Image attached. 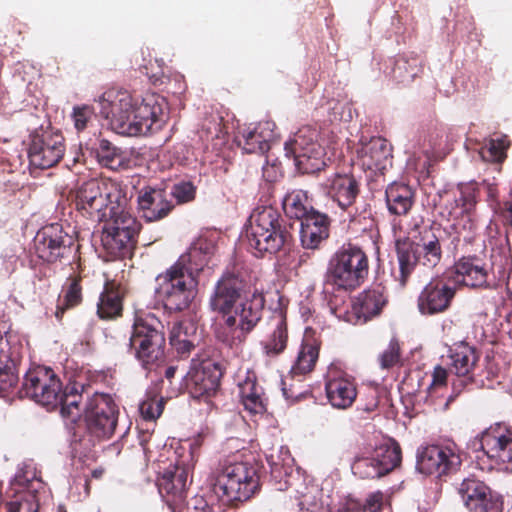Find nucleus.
Wrapping results in <instances>:
<instances>
[{
	"label": "nucleus",
	"mask_w": 512,
	"mask_h": 512,
	"mask_svg": "<svg viewBox=\"0 0 512 512\" xmlns=\"http://www.w3.org/2000/svg\"><path fill=\"white\" fill-rule=\"evenodd\" d=\"M278 458L279 456L275 457L273 454L267 457V461L271 466V474L274 477H281L282 474H287V470L285 469L283 464H280Z\"/></svg>",
	"instance_id": "338daca9"
},
{
	"label": "nucleus",
	"mask_w": 512,
	"mask_h": 512,
	"mask_svg": "<svg viewBox=\"0 0 512 512\" xmlns=\"http://www.w3.org/2000/svg\"><path fill=\"white\" fill-rule=\"evenodd\" d=\"M456 490L468 512L503 511V496L476 475L464 478Z\"/></svg>",
	"instance_id": "ddd939ff"
},
{
	"label": "nucleus",
	"mask_w": 512,
	"mask_h": 512,
	"mask_svg": "<svg viewBox=\"0 0 512 512\" xmlns=\"http://www.w3.org/2000/svg\"><path fill=\"white\" fill-rule=\"evenodd\" d=\"M372 455L379 462V466L385 475L399 467L402 461L400 444L392 438L376 447Z\"/></svg>",
	"instance_id": "a19ab883"
},
{
	"label": "nucleus",
	"mask_w": 512,
	"mask_h": 512,
	"mask_svg": "<svg viewBox=\"0 0 512 512\" xmlns=\"http://www.w3.org/2000/svg\"><path fill=\"white\" fill-rule=\"evenodd\" d=\"M187 512H217L213 505L200 495H196L187 501Z\"/></svg>",
	"instance_id": "bf43d9fd"
},
{
	"label": "nucleus",
	"mask_w": 512,
	"mask_h": 512,
	"mask_svg": "<svg viewBox=\"0 0 512 512\" xmlns=\"http://www.w3.org/2000/svg\"><path fill=\"white\" fill-rule=\"evenodd\" d=\"M194 250L197 249V251L202 254L203 256H206L208 260L212 257V255L215 253L216 246L213 243V241L208 240L207 238L200 237L198 238L194 243Z\"/></svg>",
	"instance_id": "e2e57ef3"
},
{
	"label": "nucleus",
	"mask_w": 512,
	"mask_h": 512,
	"mask_svg": "<svg viewBox=\"0 0 512 512\" xmlns=\"http://www.w3.org/2000/svg\"><path fill=\"white\" fill-rule=\"evenodd\" d=\"M137 205L138 213L147 222H156L167 217L174 208L166 189L150 185L139 190Z\"/></svg>",
	"instance_id": "5701e85b"
},
{
	"label": "nucleus",
	"mask_w": 512,
	"mask_h": 512,
	"mask_svg": "<svg viewBox=\"0 0 512 512\" xmlns=\"http://www.w3.org/2000/svg\"><path fill=\"white\" fill-rule=\"evenodd\" d=\"M35 279L39 281V288L40 289H48L50 287V277H51V269L46 266L42 265L38 268V270L35 273Z\"/></svg>",
	"instance_id": "0e129e2a"
},
{
	"label": "nucleus",
	"mask_w": 512,
	"mask_h": 512,
	"mask_svg": "<svg viewBox=\"0 0 512 512\" xmlns=\"http://www.w3.org/2000/svg\"><path fill=\"white\" fill-rule=\"evenodd\" d=\"M118 415V407L110 395L96 392L89 397L83 417L91 441L110 439L116 430Z\"/></svg>",
	"instance_id": "9d476101"
},
{
	"label": "nucleus",
	"mask_w": 512,
	"mask_h": 512,
	"mask_svg": "<svg viewBox=\"0 0 512 512\" xmlns=\"http://www.w3.org/2000/svg\"><path fill=\"white\" fill-rule=\"evenodd\" d=\"M120 154V149L114 146L110 141L106 139L100 140L99 147L97 148V158L102 165L112 168L115 160L120 157Z\"/></svg>",
	"instance_id": "603ef678"
},
{
	"label": "nucleus",
	"mask_w": 512,
	"mask_h": 512,
	"mask_svg": "<svg viewBox=\"0 0 512 512\" xmlns=\"http://www.w3.org/2000/svg\"><path fill=\"white\" fill-rule=\"evenodd\" d=\"M259 472L260 468L256 463H228L218 473L213 491L226 505L247 501L260 489Z\"/></svg>",
	"instance_id": "423d86ee"
},
{
	"label": "nucleus",
	"mask_w": 512,
	"mask_h": 512,
	"mask_svg": "<svg viewBox=\"0 0 512 512\" xmlns=\"http://www.w3.org/2000/svg\"><path fill=\"white\" fill-rule=\"evenodd\" d=\"M66 151L65 138L60 131L40 129L30 136L28 158L30 165L41 170L55 167Z\"/></svg>",
	"instance_id": "9b49d317"
},
{
	"label": "nucleus",
	"mask_w": 512,
	"mask_h": 512,
	"mask_svg": "<svg viewBox=\"0 0 512 512\" xmlns=\"http://www.w3.org/2000/svg\"><path fill=\"white\" fill-rule=\"evenodd\" d=\"M124 291L119 283L111 281L104 286L97 303V315L102 320H114L122 316Z\"/></svg>",
	"instance_id": "7c9ffc66"
},
{
	"label": "nucleus",
	"mask_w": 512,
	"mask_h": 512,
	"mask_svg": "<svg viewBox=\"0 0 512 512\" xmlns=\"http://www.w3.org/2000/svg\"><path fill=\"white\" fill-rule=\"evenodd\" d=\"M223 376V367L219 362L206 360L199 369L188 372L185 386L193 398L211 397L220 387Z\"/></svg>",
	"instance_id": "4be33fe9"
},
{
	"label": "nucleus",
	"mask_w": 512,
	"mask_h": 512,
	"mask_svg": "<svg viewBox=\"0 0 512 512\" xmlns=\"http://www.w3.org/2000/svg\"><path fill=\"white\" fill-rule=\"evenodd\" d=\"M299 375L289 373L281 379V390L289 404L307 399L310 396L309 386L306 385Z\"/></svg>",
	"instance_id": "c03bdc74"
},
{
	"label": "nucleus",
	"mask_w": 512,
	"mask_h": 512,
	"mask_svg": "<svg viewBox=\"0 0 512 512\" xmlns=\"http://www.w3.org/2000/svg\"><path fill=\"white\" fill-rule=\"evenodd\" d=\"M462 465L460 451L455 443L428 445L418 449L416 469L425 475H449Z\"/></svg>",
	"instance_id": "2eb2a0df"
},
{
	"label": "nucleus",
	"mask_w": 512,
	"mask_h": 512,
	"mask_svg": "<svg viewBox=\"0 0 512 512\" xmlns=\"http://www.w3.org/2000/svg\"><path fill=\"white\" fill-rule=\"evenodd\" d=\"M481 450L501 469L512 471V429L506 423H495L479 436Z\"/></svg>",
	"instance_id": "aec40b11"
},
{
	"label": "nucleus",
	"mask_w": 512,
	"mask_h": 512,
	"mask_svg": "<svg viewBox=\"0 0 512 512\" xmlns=\"http://www.w3.org/2000/svg\"><path fill=\"white\" fill-rule=\"evenodd\" d=\"M315 131L309 128L299 129L294 138L285 143V154L294 159L295 165L302 173L320 171L325 165L324 149L315 140Z\"/></svg>",
	"instance_id": "4468645a"
},
{
	"label": "nucleus",
	"mask_w": 512,
	"mask_h": 512,
	"mask_svg": "<svg viewBox=\"0 0 512 512\" xmlns=\"http://www.w3.org/2000/svg\"><path fill=\"white\" fill-rule=\"evenodd\" d=\"M94 115V109L89 105H81L73 108L72 119L74 121V127L78 132L83 131L87 128V124L90 122Z\"/></svg>",
	"instance_id": "4d7b16f0"
},
{
	"label": "nucleus",
	"mask_w": 512,
	"mask_h": 512,
	"mask_svg": "<svg viewBox=\"0 0 512 512\" xmlns=\"http://www.w3.org/2000/svg\"><path fill=\"white\" fill-rule=\"evenodd\" d=\"M383 505V494L381 492H375L370 494L364 504L363 511L364 512H380Z\"/></svg>",
	"instance_id": "680f3d73"
},
{
	"label": "nucleus",
	"mask_w": 512,
	"mask_h": 512,
	"mask_svg": "<svg viewBox=\"0 0 512 512\" xmlns=\"http://www.w3.org/2000/svg\"><path fill=\"white\" fill-rule=\"evenodd\" d=\"M457 282L470 288L488 286V270L477 254L464 255L454 264Z\"/></svg>",
	"instance_id": "a878e982"
},
{
	"label": "nucleus",
	"mask_w": 512,
	"mask_h": 512,
	"mask_svg": "<svg viewBox=\"0 0 512 512\" xmlns=\"http://www.w3.org/2000/svg\"><path fill=\"white\" fill-rule=\"evenodd\" d=\"M174 325H183L184 328H182V338L186 339V340H195L196 338V326L191 323V322H187V321H180V322H177L175 323Z\"/></svg>",
	"instance_id": "774afa93"
},
{
	"label": "nucleus",
	"mask_w": 512,
	"mask_h": 512,
	"mask_svg": "<svg viewBox=\"0 0 512 512\" xmlns=\"http://www.w3.org/2000/svg\"><path fill=\"white\" fill-rule=\"evenodd\" d=\"M387 302L388 297L384 288L378 285L358 295L352 303V313L357 322L366 323L373 317L380 315Z\"/></svg>",
	"instance_id": "bb28decb"
},
{
	"label": "nucleus",
	"mask_w": 512,
	"mask_h": 512,
	"mask_svg": "<svg viewBox=\"0 0 512 512\" xmlns=\"http://www.w3.org/2000/svg\"><path fill=\"white\" fill-rule=\"evenodd\" d=\"M351 469L354 475L362 479H377L385 476L379 462L376 461L373 455L356 459Z\"/></svg>",
	"instance_id": "49530a36"
},
{
	"label": "nucleus",
	"mask_w": 512,
	"mask_h": 512,
	"mask_svg": "<svg viewBox=\"0 0 512 512\" xmlns=\"http://www.w3.org/2000/svg\"><path fill=\"white\" fill-rule=\"evenodd\" d=\"M509 145L510 142L506 136L491 138L480 148L479 155L483 161L496 164L497 171L500 172V165L507 158Z\"/></svg>",
	"instance_id": "37998d69"
},
{
	"label": "nucleus",
	"mask_w": 512,
	"mask_h": 512,
	"mask_svg": "<svg viewBox=\"0 0 512 512\" xmlns=\"http://www.w3.org/2000/svg\"><path fill=\"white\" fill-rule=\"evenodd\" d=\"M265 296L262 292L255 290L248 294L237 306L233 312L229 313L224 320V325L241 340L245 338L259 323L262 318L265 306Z\"/></svg>",
	"instance_id": "a211bd4d"
},
{
	"label": "nucleus",
	"mask_w": 512,
	"mask_h": 512,
	"mask_svg": "<svg viewBox=\"0 0 512 512\" xmlns=\"http://www.w3.org/2000/svg\"><path fill=\"white\" fill-rule=\"evenodd\" d=\"M236 141L247 154H264L270 149V135L265 134L260 125L254 129H244Z\"/></svg>",
	"instance_id": "ea45409f"
},
{
	"label": "nucleus",
	"mask_w": 512,
	"mask_h": 512,
	"mask_svg": "<svg viewBox=\"0 0 512 512\" xmlns=\"http://www.w3.org/2000/svg\"><path fill=\"white\" fill-rule=\"evenodd\" d=\"M104 250L112 257L126 258L132 254L136 245V237L132 234L118 232L104 226L101 235Z\"/></svg>",
	"instance_id": "72a5a7b5"
},
{
	"label": "nucleus",
	"mask_w": 512,
	"mask_h": 512,
	"mask_svg": "<svg viewBox=\"0 0 512 512\" xmlns=\"http://www.w3.org/2000/svg\"><path fill=\"white\" fill-rule=\"evenodd\" d=\"M414 198V191L405 183L393 182L385 190L386 205L392 215H407L414 205Z\"/></svg>",
	"instance_id": "2f4dec72"
},
{
	"label": "nucleus",
	"mask_w": 512,
	"mask_h": 512,
	"mask_svg": "<svg viewBox=\"0 0 512 512\" xmlns=\"http://www.w3.org/2000/svg\"><path fill=\"white\" fill-rule=\"evenodd\" d=\"M246 237L249 248L260 257L276 254L292 243V235L280 212L271 205L254 209Z\"/></svg>",
	"instance_id": "f03ea898"
},
{
	"label": "nucleus",
	"mask_w": 512,
	"mask_h": 512,
	"mask_svg": "<svg viewBox=\"0 0 512 512\" xmlns=\"http://www.w3.org/2000/svg\"><path fill=\"white\" fill-rule=\"evenodd\" d=\"M422 71V66L417 59L412 62L406 59H398L393 70L394 77L402 82L413 81Z\"/></svg>",
	"instance_id": "de8ad7c7"
},
{
	"label": "nucleus",
	"mask_w": 512,
	"mask_h": 512,
	"mask_svg": "<svg viewBox=\"0 0 512 512\" xmlns=\"http://www.w3.org/2000/svg\"><path fill=\"white\" fill-rule=\"evenodd\" d=\"M203 130L206 132L207 138L223 139L228 133L223 118L220 116H213L210 120H206L203 124Z\"/></svg>",
	"instance_id": "6e6d98bb"
},
{
	"label": "nucleus",
	"mask_w": 512,
	"mask_h": 512,
	"mask_svg": "<svg viewBox=\"0 0 512 512\" xmlns=\"http://www.w3.org/2000/svg\"><path fill=\"white\" fill-rule=\"evenodd\" d=\"M182 328H184L183 325H173L170 331L169 341L177 354L181 358H185L188 357L191 351L195 348V343L194 340H186L182 338Z\"/></svg>",
	"instance_id": "8fccbe9b"
},
{
	"label": "nucleus",
	"mask_w": 512,
	"mask_h": 512,
	"mask_svg": "<svg viewBox=\"0 0 512 512\" xmlns=\"http://www.w3.org/2000/svg\"><path fill=\"white\" fill-rule=\"evenodd\" d=\"M163 398L151 397L144 400L139 407L140 413L145 420H156L164 409Z\"/></svg>",
	"instance_id": "864d4df0"
},
{
	"label": "nucleus",
	"mask_w": 512,
	"mask_h": 512,
	"mask_svg": "<svg viewBox=\"0 0 512 512\" xmlns=\"http://www.w3.org/2000/svg\"><path fill=\"white\" fill-rule=\"evenodd\" d=\"M60 399L57 402V407H60L61 415L68 418L71 422L76 423L82 415L84 416V409L80 407L83 395L78 392L75 386L66 387L64 390L61 388Z\"/></svg>",
	"instance_id": "79ce46f5"
},
{
	"label": "nucleus",
	"mask_w": 512,
	"mask_h": 512,
	"mask_svg": "<svg viewBox=\"0 0 512 512\" xmlns=\"http://www.w3.org/2000/svg\"><path fill=\"white\" fill-rule=\"evenodd\" d=\"M41 480L30 465H24L11 481L8 495L12 498L7 503L8 512H38L37 489Z\"/></svg>",
	"instance_id": "f3484780"
},
{
	"label": "nucleus",
	"mask_w": 512,
	"mask_h": 512,
	"mask_svg": "<svg viewBox=\"0 0 512 512\" xmlns=\"http://www.w3.org/2000/svg\"><path fill=\"white\" fill-rule=\"evenodd\" d=\"M448 372L442 366H436L432 374V386L446 385Z\"/></svg>",
	"instance_id": "69168bd1"
},
{
	"label": "nucleus",
	"mask_w": 512,
	"mask_h": 512,
	"mask_svg": "<svg viewBox=\"0 0 512 512\" xmlns=\"http://www.w3.org/2000/svg\"><path fill=\"white\" fill-rule=\"evenodd\" d=\"M320 345L313 337H305L302 340L296 359L290 372L299 376L311 373L319 357Z\"/></svg>",
	"instance_id": "f704fd0d"
},
{
	"label": "nucleus",
	"mask_w": 512,
	"mask_h": 512,
	"mask_svg": "<svg viewBox=\"0 0 512 512\" xmlns=\"http://www.w3.org/2000/svg\"><path fill=\"white\" fill-rule=\"evenodd\" d=\"M455 282L438 276L432 278L421 290L417 298V307L424 316H433L449 310L456 296Z\"/></svg>",
	"instance_id": "6ab92c4d"
},
{
	"label": "nucleus",
	"mask_w": 512,
	"mask_h": 512,
	"mask_svg": "<svg viewBox=\"0 0 512 512\" xmlns=\"http://www.w3.org/2000/svg\"><path fill=\"white\" fill-rule=\"evenodd\" d=\"M125 192L122 184L111 178L90 179L75 190V208L83 217L103 222L109 211L122 207Z\"/></svg>",
	"instance_id": "7ed1b4c3"
},
{
	"label": "nucleus",
	"mask_w": 512,
	"mask_h": 512,
	"mask_svg": "<svg viewBox=\"0 0 512 512\" xmlns=\"http://www.w3.org/2000/svg\"><path fill=\"white\" fill-rule=\"evenodd\" d=\"M81 276H70L67 279L66 287L63 290V296H60L56 306L55 317L61 321L64 313L72 308L77 307L83 300Z\"/></svg>",
	"instance_id": "58836bf2"
},
{
	"label": "nucleus",
	"mask_w": 512,
	"mask_h": 512,
	"mask_svg": "<svg viewBox=\"0 0 512 512\" xmlns=\"http://www.w3.org/2000/svg\"><path fill=\"white\" fill-rule=\"evenodd\" d=\"M325 194L343 211L351 208L361 191V183L351 173H334L322 184Z\"/></svg>",
	"instance_id": "b1692460"
},
{
	"label": "nucleus",
	"mask_w": 512,
	"mask_h": 512,
	"mask_svg": "<svg viewBox=\"0 0 512 512\" xmlns=\"http://www.w3.org/2000/svg\"><path fill=\"white\" fill-rule=\"evenodd\" d=\"M325 392L328 402L337 409L352 406L357 397L354 379L342 368L340 363H331L325 375Z\"/></svg>",
	"instance_id": "412c9836"
},
{
	"label": "nucleus",
	"mask_w": 512,
	"mask_h": 512,
	"mask_svg": "<svg viewBox=\"0 0 512 512\" xmlns=\"http://www.w3.org/2000/svg\"><path fill=\"white\" fill-rule=\"evenodd\" d=\"M369 273V259L358 246L347 244L331 257L326 281L337 290L351 291L360 287Z\"/></svg>",
	"instance_id": "6e6552de"
},
{
	"label": "nucleus",
	"mask_w": 512,
	"mask_h": 512,
	"mask_svg": "<svg viewBox=\"0 0 512 512\" xmlns=\"http://www.w3.org/2000/svg\"><path fill=\"white\" fill-rule=\"evenodd\" d=\"M196 188L191 182H180L173 186L170 197L173 196L178 203H187L195 198Z\"/></svg>",
	"instance_id": "13d9d810"
},
{
	"label": "nucleus",
	"mask_w": 512,
	"mask_h": 512,
	"mask_svg": "<svg viewBox=\"0 0 512 512\" xmlns=\"http://www.w3.org/2000/svg\"><path fill=\"white\" fill-rule=\"evenodd\" d=\"M239 396L245 410L252 414H261L265 408L263 389L257 384V377L254 371L248 370L243 380L239 381Z\"/></svg>",
	"instance_id": "473e14b6"
},
{
	"label": "nucleus",
	"mask_w": 512,
	"mask_h": 512,
	"mask_svg": "<svg viewBox=\"0 0 512 512\" xmlns=\"http://www.w3.org/2000/svg\"><path fill=\"white\" fill-rule=\"evenodd\" d=\"M400 361V346L397 340H391L389 346L379 356L382 369H390Z\"/></svg>",
	"instance_id": "5fc2aeb1"
},
{
	"label": "nucleus",
	"mask_w": 512,
	"mask_h": 512,
	"mask_svg": "<svg viewBox=\"0 0 512 512\" xmlns=\"http://www.w3.org/2000/svg\"><path fill=\"white\" fill-rule=\"evenodd\" d=\"M157 479V486L162 496H172L181 499L187 488L188 467L185 461L176 459Z\"/></svg>",
	"instance_id": "c85d7f7f"
},
{
	"label": "nucleus",
	"mask_w": 512,
	"mask_h": 512,
	"mask_svg": "<svg viewBox=\"0 0 512 512\" xmlns=\"http://www.w3.org/2000/svg\"><path fill=\"white\" fill-rule=\"evenodd\" d=\"M16 363L10 359L0 358V393L7 392L18 382Z\"/></svg>",
	"instance_id": "09e8293b"
},
{
	"label": "nucleus",
	"mask_w": 512,
	"mask_h": 512,
	"mask_svg": "<svg viewBox=\"0 0 512 512\" xmlns=\"http://www.w3.org/2000/svg\"><path fill=\"white\" fill-rule=\"evenodd\" d=\"M127 206L128 198L125 194V202L122 207L117 210L109 211L106 214V220H103L105 222L104 226L110 227L118 232L132 234V236L137 237L141 224L130 213Z\"/></svg>",
	"instance_id": "c9c22d12"
},
{
	"label": "nucleus",
	"mask_w": 512,
	"mask_h": 512,
	"mask_svg": "<svg viewBox=\"0 0 512 512\" xmlns=\"http://www.w3.org/2000/svg\"><path fill=\"white\" fill-rule=\"evenodd\" d=\"M100 105V113L109 120L111 129L124 136L157 132L168 119L167 101L157 93H146L139 102L126 90H108Z\"/></svg>",
	"instance_id": "f257e3e1"
},
{
	"label": "nucleus",
	"mask_w": 512,
	"mask_h": 512,
	"mask_svg": "<svg viewBox=\"0 0 512 512\" xmlns=\"http://www.w3.org/2000/svg\"><path fill=\"white\" fill-rule=\"evenodd\" d=\"M479 358L480 354L477 349L466 342L455 344L450 349V370L458 377L465 378V380H461V384L466 383L467 380L470 382L473 380V371Z\"/></svg>",
	"instance_id": "c756f323"
},
{
	"label": "nucleus",
	"mask_w": 512,
	"mask_h": 512,
	"mask_svg": "<svg viewBox=\"0 0 512 512\" xmlns=\"http://www.w3.org/2000/svg\"><path fill=\"white\" fill-rule=\"evenodd\" d=\"M458 190L460 193L459 201H461L462 207H464V210H469L471 212L477 203L479 183L476 181L460 183L458 185Z\"/></svg>",
	"instance_id": "3c124183"
},
{
	"label": "nucleus",
	"mask_w": 512,
	"mask_h": 512,
	"mask_svg": "<svg viewBox=\"0 0 512 512\" xmlns=\"http://www.w3.org/2000/svg\"><path fill=\"white\" fill-rule=\"evenodd\" d=\"M61 386L60 379L51 368L36 366L25 374L20 393L48 409H55Z\"/></svg>",
	"instance_id": "f8f14e48"
},
{
	"label": "nucleus",
	"mask_w": 512,
	"mask_h": 512,
	"mask_svg": "<svg viewBox=\"0 0 512 512\" xmlns=\"http://www.w3.org/2000/svg\"><path fill=\"white\" fill-rule=\"evenodd\" d=\"M331 220L325 213L310 211L300 220V242L304 249H319L322 242L329 238Z\"/></svg>",
	"instance_id": "393cba45"
},
{
	"label": "nucleus",
	"mask_w": 512,
	"mask_h": 512,
	"mask_svg": "<svg viewBox=\"0 0 512 512\" xmlns=\"http://www.w3.org/2000/svg\"><path fill=\"white\" fill-rule=\"evenodd\" d=\"M74 238L59 223L42 227L34 238L35 253L46 263L61 262L71 256Z\"/></svg>",
	"instance_id": "dca6fc26"
},
{
	"label": "nucleus",
	"mask_w": 512,
	"mask_h": 512,
	"mask_svg": "<svg viewBox=\"0 0 512 512\" xmlns=\"http://www.w3.org/2000/svg\"><path fill=\"white\" fill-rule=\"evenodd\" d=\"M166 333L154 314L136 317L129 338V350L142 367L152 370L165 360Z\"/></svg>",
	"instance_id": "39448f33"
},
{
	"label": "nucleus",
	"mask_w": 512,
	"mask_h": 512,
	"mask_svg": "<svg viewBox=\"0 0 512 512\" xmlns=\"http://www.w3.org/2000/svg\"><path fill=\"white\" fill-rule=\"evenodd\" d=\"M444 209L447 211L448 219H458L464 214H470L469 210H464V207H462L459 197H454L451 201H448Z\"/></svg>",
	"instance_id": "052dcab7"
},
{
	"label": "nucleus",
	"mask_w": 512,
	"mask_h": 512,
	"mask_svg": "<svg viewBox=\"0 0 512 512\" xmlns=\"http://www.w3.org/2000/svg\"><path fill=\"white\" fill-rule=\"evenodd\" d=\"M271 331L260 342L263 353L269 358L281 355L288 345V326L286 315L282 311L275 312L270 318Z\"/></svg>",
	"instance_id": "cd10ccee"
},
{
	"label": "nucleus",
	"mask_w": 512,
	"mask_h": 512,
	"mask_svg": "<svg viewBox=\"0 0 512 512\" xmlns=\"http://www.w3.org/2000/svg\"><path fill=\"white\" fill-rule=\"evenodd\" d=\"M282 207L287 217L299 221L315 210L309 202L307 191L302 189L288 191L282 200Z\"/></svg>",
	"instance_id": "4c0bfd02"
},
{
	"label": "nucleus",
	"mask_w": 512,
	"mask_h": 512,
	"mask_svg": "<svg viewBox=\"0 0 512 512\" xmlns=\"http://www.w3.org/2000/svg\"><path fill=\"white\" fill-rule=\"evenodd\" d=\"M365 164L377 170L385 168L389 158H392V148L388 141L382 137H373L362 148Z\"/></svg>",
	"instance_id": "e433bc0d"
},
{
	"label": "nucleus",
	"mask_w": 512,
	"mask_h": 512,
	"mask_svg": "<svg viewBox=\"0 0 512 512\" xmlns=\"http://www.w3.org/2000/svg\"><path fill=\"white\" fill-rule=\"evenodd\" d=\"M208 261L206 256H203L197 250L194 251V245L192 244L187 252L182 254L173 265L198 279L200 272Z\"/></svg>",
	"instance_id": "a18cd8bd"
},
{
	"label": "nucleus",
	"mask_w": 512,
	"mask_h": 512,
	"mask_svg": "<svg viewBox=\"0 0 512 512\" xmlns=\"http://www.w3.org/2000/svg\"><path fill=\"white\" fill-rule=\"evenodd\" d=\"M250 271L247 265L234 260L223 271L210 294L211 311L225 318L250 293Z\"/></svg>",
	"instance_id": "0eeeda50"
},
{
	"label": "nucleus",
	"mask_w": 512,
	"mask_h": 512,
	"mask_svg": "<svg viewBox=\"0 0 512 512\" xmlns=\"http://www.w3.org/2000/svg\"><path fill=\"white\" fill-rule=\"evenodd\" d=\"M156 284V298L170 313L188 309L197 295L198 279L174 265L156 277Z\"/></svg>",
	"instance_id": "1a4fd4ad"
},
{
	"label": "nucleus",
	"mask_w": 512,
	"mask_h": 512,
	"mask_svg": "<svg viewBox=\"0 0 512 512\" xmlns=\"http://www.w3.org/2000/svg\"><path fill=\"white\" fill-rule=\"evenodd\" d=\"M441 240V236L436 235L431 228H426L420 233L419 242L408 237L396 240L395 249L399 263V274L396 280L401 287L406 286L418 264L434 268L441 262Z\"/></svg>",
	"instance_id": "20e7f679"
}]
</instances>
